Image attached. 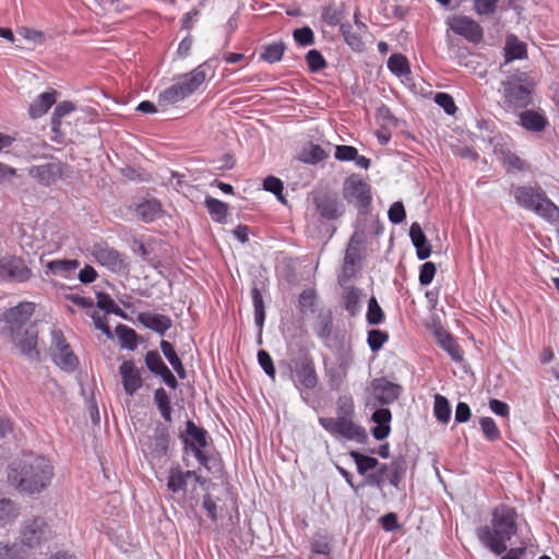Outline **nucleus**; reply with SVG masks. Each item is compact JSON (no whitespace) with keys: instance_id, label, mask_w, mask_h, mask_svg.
I'll use <instances>...</instances> for the list:
<instances>
[{"instance_id":"obj_1","label":"nucleus","mask_w":559,"mask_h":559,"mask_svg":"<svg viewBox=\"0 0 559 559\" xmlns=\"http://www.w3.org/2000/svg\"><path fill=\"white\" fill-rule=\"evenodd\" d=\"M33 312L34 304L21 302L7 310L1 320L5 322V330L20 354L31 362H39L43 357L38 347V330L31 321Z\"/></svg>"},{"instance_id":"obj_2","label":"nucleus","mask_w":559,"mask_h":559,"mask_svg":"<svg viewBox=\"0 0 559 559\" xmlns=\"http://www.w3.org/2000/svg\"><path fill=\"white\" fill-rule=\"evenodd\" d=\"M53 468L50 462L35 454H26L12 462L7 469L10 486L20 493L36 495L44 491L51 483Z\"/></svg>"},{"instance_id":"obj_3","label":"nucleus","mask_w":559,"mask_h":559,"mask_svg":"<svg viewBox=\"0 0 559 559\" xmlns=\"http://www.w3.org/2000/svg\"><path fill=\"white\" fill-rule=\"evenodd\" d=\"M518 532L516 512L513 508L501 504L492 511L491 526L484 525L476 530L479 542L491 552L500 556L507 551V542Z\"/></svg>"},{"instance_id":"obj_4","label":"nucleus","mask_w":559,"mask_h":559,"mask_svg":"<svg viewBox=\"0 0 559 559\" xmlns=\"http://www.w3.org/2000/svg\"><path fill=\"white\" fill-rule=\"evenodd\" d=\"M507 74L506 80L501 82L504 107L514 111L527 107L532 103L534 79L527 72L520 70Z\"/></svg>"},{"instance_id":"obj_5","label":"nucleus","mask_w":559,"mask_h":559,"mask_svg":"<svg viewBox=\"0 0 559 559\" xmlns=\"http://www.w3.org/2000/svg\"><path fill=\"white\" fill-rule=\"evenodd\" d=\"M513 195L516 203L525 210L532 211L549 222L558 221L559 209L548 199L542 187L518 186L513 188Z\"/></svg>"},{"instance_id":"obj_6","label":"nucleus","mask_w":559,"mask_h":559,"mask_svg":"<svg viewBox=\"0 0 559 559\" xmlns=\"http://www.w3.org/2000/svg\"><path fill=\"white\" fill-rule=\"evenodd\" d=\"M55 533L48 522L39 515L25 518L19 530V540L28 550H41L48 547Z\"/></svg>"},{"instance_id":"obj_7","label":"nucleus","mask_w":559,"mask_h":559,"mask_svg":"<svg viewBox=\"0 0 559 559\" xmlns=\"http://www.w3.org/2000/svg\"><path fill=\"white\" fill-rule=\"evenodd\" d=\"M210 61L198 66L193 71L183 75L182 80L167 87L159 94V102L175 104L193 94L206 80L207 71L211 70Z\"/></svg>"},{"instance_id":"obj_8","label":"nucleus","mask_w":559,"mask_h":559,"mask_svg":"<svg viewBox=\"0 0 559 559\" xmlns=\"http://www.w3.org/2000/svg\"><path fill=\"white\" fill-rule=\"evenodd\" d=\"M319 423L335 438L342 437L358 443H366L368 440L366 429L354 423L353 418L348 416L320 417Z\"/></svg>"},{"instance_id":"obj_9","label":"nucleus","mask_w":559,"mask_h":559,"mask_svg":"<svg viewBox=\"0 0 559 559\" xmlns=\"http://www.w3.org/2000/svg\"><path fill=\"white\" fill-rule=\"evenodd\" d=\"M319 423L335 438L342 437L358 443H366L368 440L366 429L354 423L353 418L348 416L320 417Z\"/></svg>"},{"instance_id":"obj_10","label":"nucleus","mask_w":559,"mask_h":559,"mask_svg":"<svg viewBox=\"0 0 559 559\" xmlns=\"http://www.w3.org/2000/svg\"><path fill=\"white\" fill-rule=\"evenodd\" d=\"M343 197L353 203L360 214H367L371 204V187L359 175L352 174L343 183Z\"/></svg>"},{"instance_id":"obj_11","label":"nucleus","mask_w":559,"mask_h":559,"mask_svg":"<svg viewBox=\"0 0 559 559\" xmlns=\"http://www.w3.org/2000/svg\"><path fill=\"white\" fill-rule=\"evenodd\" d=\"M310 195L317 212L323 219L334 221L344 214L345 206L336 191L319 188L313 190Z\"/></svg>"},{"instance_id":"obj_12","label":"nucleus","mask_w":559,"mask_h":559,"mask_svg":"<svg viewBox=\"0 0 559 559\" xmlns=\"http://www.w3.org/2000/svg\"><path fill=\"white\" fill-rule=\"evenodd\" d=\"M296 381L295 386L299 385L307 390H313L319 382L316 366L312 356L308 350H301L299 355L292 360Z\"/></svg>"},{"instance_id":"obj_13","label":"nucleus","mask_w":559,"mask_h":559,"mask_svg":"<svg viewBox=\"0 0 559 559\" xmlns=\"http://www.w3.org/2000/svg\"><path fill=\"white\" fill-rule=\"evenodd\" d=\"M181 439L185 445V452L188 453L191 451L199 463L209 468V459L202 450L207 447V431L197 426L192 420H188L186 424V432L181 435Z\"/></svg>"},{"instance_id":"obj_14","label":"nucleus","mask_w":559,"mask_h":559,"mask_svg":"<svg viewBox=\"0 0 559 559\" xmlns=\"http://www.w3.org/2000/svg\"><path fill=\"white\" fill-rule=\"evenodd\" d=\"M447 25L453 33L464 37L467 41L478 44L484 38L483 27L472 17L455 14L447 19Z\"/></svg>"},{"instance_id":"obj_15","label":"nucleus","mask_w":559,"mask_h":559,"mask_svg":"<svg viewBox=\"0 0 559 559\" xmlns=\"http://www.w3.org/2000/svg\"><path fill=\"white\" fill-rule=\"evenodd\" d=\"M68 173L69 167L59 160L33 166L29 169V176L35 178L43 186H50L64 176H68Z\"/></svg>"},{"instance_id":"obj_16","label":"nucleus","mask_w":559,"mask_h":559,"mask_svg":"<svg viewBox=\"0 0 559 559\" xmlns=\"http://www.w3.org/2000/svg\"><path fill=\"white\" fill-rule=\"evenodd\" d=\"M32 271L20 258H3L0 260V280L22 283L29 280Z\"/></svg>"},{"instance_id":"obj_17","label":"nucleus","mask_w":559,"mask_h":559,"mask_svg":"<svg viewBox=\"0 0 559 559\" xmlns=\"http://www.w3.org/2000/svg\"><path fill=\"white\" fill-rule=\"evenodd\" d=\"M371 394L380 405L395 402L402 393V386L385 378H376L370 383Z\"/></svg>"},{"instance_id":"obj_18","label":"nucleus","mask_w":559,"mask_h":559,"mask_svg":"<svg viewBox=\"0 0 559 559\" xmlns=\"http://www.w3.org/2000/svg\"><path fill=\"white\" fill-rule=\"evenodd\" d=\"M153 459H160L166 455L169 447V432L168 428L158 423L153 431L152 436L146 437V441L143 444Z\"/></svg>"},{"instance_id":"obj_19","label":"nucleus","mask_w":559,"mask_h":559,"mask_svg":"<svg viewBox=\"0 0 559 559\" xmlns=\"http://www.w3.org/2000/svg\"><path fill=\"white\" fill-rule=\"evenodd\" d=\"M119 374L121 377L123 390L129 396L134 395L143 384L141 371L136 368L133 360H124L119 366Z\"/></svg>"},{"instance_id":"obj_20","label":"nucleus","mask_w":559,"mask_h":559,"mask_svg":"<svg viewBox=\"0 0 559 559\" xmlns=\"http://www.w3.org/2000/svg\"><path fill=\"white\" fill-rule=\"evenodd\" d=\"M95 260L110 271L119 272L126 267L122 255L115 249L104 245H95L92 249Z\"/></svg>"},{"instance_id":"obj_21","label":"nucleus","mask_w":559,"mask_h":559,"mask_svg":"<svg viewBox=\"0 0 559 559\" xmlns=\"http://www.w3.org/2000/svg\"><path fill=\"white\" fill-rule=\"evenodd\" d=\"M504 63L500 66V71L503 74L509 73L507 70L508 63L516 59H525L527 57L526 44L519 40L515 35H509L506 39L504 46Z\"/></svg>"},{"instance_id":"obj_22","label":"nucleus","mask_w":559,"mask_h":559,"mask_svg":"<svg viewBox=\"0 0 559 559\" xmlns=\"http://www.w3.org/2000/svg\"><path fill=\"white\" fill-rule=\"evenodd\" d=\"M365 237L360 233H354L346 248L343 270L345 273H354L356 264L360 261V250Z\"/></svg>"},{"instance_id":"obj_23","label":"nucleus","mask_w":559,"mask_h":559,"mask_svg":"<svg viewBox=\"0 0 559 559\" xmlns=\"http://www.w3.org/2000/svg\"><path fill=\"white\" fill-rule=\"evenodd\" d=\"M392 414L389 408H378L373 412L371 420L376 424L371 429V433L376 440L385 439L391 432Z\"/></svg>"},{"instance_id":"obj_24","label":"nucleus","mask_w":559,"mask_h":559,"mask_svg":"<svg viewBox=\"0 0 559 559\" xmlns=\"http://www.w3.org/2000/svg\"><path fill=\"white\" fill-rule=\"evenodd\" d=\"M138 320L145 328L153 330L159 335H164L165 332L170 329L173 321L168 316L152 313V312H141L138 314Z\"/></svg>"},{"instance_id":"obj_25","label":"nucleus","mask_w":559,"mask_h":559,"mask_svg":"<svg viewBox=\"0 0 559 559\" xmlns=\"http://www.w3.org/2000/svg\"><path fill=\"white\" fill-rule=\"evenodd\" d=\"M194 471H182L179 465L171 466L167 478V488L171 492L187 491L188 480L192 478Z\"/></svg>"},{"instance_id":"obj_26","label":"nucleus","mask_w":559,"mask_h":559,"mask_svg":"<svg viewBox=\"0 0 559 559\" xmlns=\"http://www.w3.org/2000/svg\"><path fill=\"white\" fill-rule=\"evenodd\" d=\"M409 237L416 248L418 259L426 260L429 258L431 254V246L429 245L419 223L415 222L412 224L409 228Z\"/></svg>"},{"instance_id":"obj_27","label":"nucleus","mask_w":559,"mask_h":559,"mask_svg":"<svg viewBox=\"0 0 559 559\" xmlns=\"http://www.w3.org/2000/svg\"><path fill=\"white\" fill-rule=\"evenodd\" d=\"M438 344L451 356L454 361L463 360V352L455 338L442 328L437 329L435 332Z\"/></svg>"},{"instance_id":"obj_28","label":"nucleus","mask_w":559,"mask_h":559,"mask_svg":"<svg viewBox=\"0 0 559 559\" xmlns=\"http://www.w3.org/2000/svg\"><path fill=\"white\" fill-rule=\"evenodd\" d=\"M56 91L46 92L40 94L28 108V114L33 119L39 118L45 115L51 106L56 103Z\"/></svg>"},{"instance_id":"obj_29","label":"nucleus","mask_w":559,"mask_h":559,"mask_svg":"<svg viewBox=\"0 0 559 559\" xmlns=\"http://www.w3.org/2000/svg\"><path fill=\"white\" fill-rule=\"evenodd\" d=\"M135 214L141 221L151 223L160 217V203L155 199L146 200L136 206Z\"/></svg>"},{"instance_id":"obj_30","label":"nucleus","mask_w":559,"mask_h":559,"mask_svg":"<svg viewBox=\"0 0 559 559\" xmlns=\"http://www.w3.org/2000/svg\"><path fill=\"white\" fill-rule=\"evenodd\" d=\"M160 350L165 358L169 361L176 373L180 379H185L187 377V371L185 366L177 355L174 346L168 341L162 340L159 343Z\"/></svg>"},{"instance_id":"obj_31","label":"nucleus","mask_w":559,"mask_h":559,"mask_svg":"<svg viewBox=\"0 0 559 559\" xmlns=\"http://www.w3.org/2000/svg\"><path fill=\"white\" fill-rule=\"evenodd\" d=\"M361 290L354 286L344 288L342 300L346 311L355 317L360 311Z\"/></svg>"},{"instance_id":"obj_32","label":"nucleus","mask_w":559,"mask_h":559,"mask_svg":"<svg viewBox=\"0 0 559 559\" xmlns=\"http://www.w3.org/2000/svg\"><path fill=\"white\" fill-rule=\"evenodd\" d=\"M79 265L80 263L78 260L63 259L49 261L46 264V267L53 275L70 277L79 267Z\"/></svg>"},{"instance_id":"obj_33","label":"nucleus","mask_w":559,"mask_h":559,"mask_svg":"<svg viewBox=\"0 0 559 559\" xmlns=\"http://www.w3.org/2000/svg\"><path fill=\"white\" fill-rule=\"evenodd\" d=\"M520 119L523 128L534 132L543 131L547 124V119L534 110L522 111Z\"/></svg>"},{"instance_id":"obj_34","label":"nucleus","mask_w":559,"mask_h":559,"mask_svg":"<svg viewBox=\"0 0 559 559\" xmlns=\"http://www.w3.org/2000/svg\"><path fill=\"white\" fill-rule=\"evenodd\" d=\"M153 399H154V403L157 406L164 420L167 423H171L173 421V416H171L173 407H171V403H170V397H169L168 393L166 392V390L162 386L157 388L154 391Z\"/></svg>"},{"instance_id":"obj_35","label":"nucleus","mask_w":559,"mask_h":559,"mask_svg":"<svg viewBox=\"0 0 559 559\" xmlns=\"http://www.w3.org/2000/svg\"><path fill=\"white\" fill-rule=\"evenodd\" d=\"M328 154L319 144L308 143L302 147L299 158L306 164L313 165L324 160Z\"/></svg>"},{"instance_id":"obj_36","label":"nucleus","mask_w":559,"mask_h":559,"mask_svg":"<svg viewBox=\"0 0 559 559\" xmlns=\"http://www.w3.org/2000/svg\"><path fill=\"white\" fill-rule=\"evenodd\" d=\"M349 455L356 463L357 472L365 477H367L370 471L376 469L380 465L376 457L361 454L357 451H350Z\"/></svg>"},{"instance_id":"obj_37","label":"nucleus","mask_w":559,"mask_h":559,"mask_svg":"<svg viewBox=\"0 0 559 559\" xmlns=\"http://www.w3.org/2000/svg\"><path fill=\"white\" fill-rule=\"evenodd\" d=\"M406 467H407L406 466V461L402 456L394 459L389 464V471H388L386 479L395 488H399V486L401 484V480H402V478L405 475Z\"/></svg>"},{"instance_id":"obj_38","label":"nucleus","mask_w":559,"mask_h":559,"mask_svg":"<svg viewBox=\"0 0 559 559\" xmlns=\"http://www.w3.org/2000/svg\"><path fill=\"white\" fill-rule=\"evenodd\" d=\"M205 206L212 216V218L218 223H223L226 219L228 206L226 203L207 195L205 198Z\"/></svg>"},{"instance_id":"obj_39","label":"nucleus","mask_w":559,"mask_h":559,"mask_svg":"<svg viewBox=\"0 0 559 559\" xmlns=\"http://www.w3.org/2000/svg\"><path fill=\"white\" fill-rule=\"evenodd\" d=\"M116 334L119 338L121 347L128 348L130 350H134L136 348L138 334L133 329L124 324H118L116 328Z\"/></svg>"},{"instance_id":"obj_40","label":"nucleus","mask_w":559,"mask_h":559,"mask_svg":"<svg viewBox=\"0 0 559 559\" xmlns=\"http://www.w3.org/2000/svg\"><path fill=\"white\" fill-rule=\"evenodd\" d=\"M333 330V318L330 310L320 312L317 319L314 331L321 340L330 338Z\"/></svg>"},{"instance_id":"obj_41","label":"nucleus","mask_w":559,"mask_h":559,"mask_svg":"<svg viewBox=\"0 0 559 559\" xmlns=\"http://www.w3.org/2000/svg\"><path fill=\"white\" fill-rule=\"evenodd\" d=\"M388 68L400 78L411 74L408 60L402 53H393L388 60Z\"/></svg>"},{"instance_id":"obj_42","label":"nucleus","mask_w":559,"mask_h":559,"mask_svg":"<svg viewBox=\"0 0 559 559\" xmlns=\"http://www.w3.org/2000/svg\"><path fill=\"white\" fill-rule=\"evenodd\" d=\"M52 359L64 370L72 371L76 368L79 360L72 349L70 347L67 350H58L57 353H52Z\"/></svg>"},{"instance_id":"obj_43","label":"nucleus","mask_w":559,"mask_h":559,"mask_svg":"<svg viewBox=\"0 0 559 559\" xmlns=\"http://www.w3.org/2000/svg\"><path fill=\"white\" fill-rule=\"evenodd\" d=\"M20 514L15 502L8 498H0V524L13 522Z\"/></svg>"},{"instance_id":"obj_44","label":"nucleus","mask_w":559,"mask_h":559,"mask_svg":"<svg viewBox=\"0 0 559 559\" xmlns=\"http://www.w3.org/2000/svg\"><path fill=\"white\" fill-rule=\"evenodd\" d=\"M251 295L254 307V321L261 332L265 320L264 301L261 292L257 286L252 287Z\"/></svg>"},{"instance_id":"obj_45","label":"nucleus","mask_w":559,"mask_h":559,"mask_svg":"<svg viewBox=\"0 0 559 559\" xmlns=\"http://www.w3.org/2000/svg\"><path fill=\"white\" fill-rule=\"evenodd\" d=\"M344 17L343 5L341 8L335 7V4H329L323 7L321 19L329 26H341V22Z\"/></svg>"},{"instance_id":"obj_46","label":"nucleus","mask_w":559,"mask_h":559,"mask_svg":"<svg viewBox=\"0 0 559 559\" xmlns=\"http://www.w3.org/2000/svg\"><path fill=\"white\" fill-rule=\"evenodd\" d=\"M74 110V104L71 102H61L53 110L51 117V130L52 132H59L61 126V119Z\"/></svg>"},{"instance_id":"obj_47","label":"nucleus","mask_w":559,"mask_h":559,"mask_svg":"<svg viewBox=\"0 0 559 559\" xmlns=\"http://www.w3.org/2000/svg\"><path fill=\"white\" fill-rule=\"evenodd\" d=\"M340 31L344 37V40L353 50L361 51L364 49V41L357 33L352 32V25L349 23L341 24Z\"/></svg>"},{"instance_id":"obj_48","label":"nucleus","mask_w":559,"mask_h":559,"mask_svg":"<svg viewBox=\"0 0 559 559\" xmlns=\"http://www.w3.org/2000/svg\"><path fill=\"white\" fill-rule=\"evenodd\" d=\"M433 412L439 421L447 424L451 418V407L449 401L444 396L436 394Z\"/></svg>"},{"instance_id":"obj_49","label":"nucleus","mask_w":559,"mask_h":559,"mask_svg":"<svg viewBox=\"0 0 559 559\" xmlns=\"http://www.w3.org/2000/svg\"><path fill=\"white\" fill-rule=\"evenodd\" d=\"M285 48L286 47L284 43H273L266 45L263 47L261 59L269 63L277 62L282 59Z\"/></svg>"},{"instance_id":"obj_50","label":"nucleus","mask_w":559,"mask_h":559,"mask_svg":"<svg viewBox=\"0 0 559 559\" xmlns=\"http://www.w3.org/2000/svg\"><path fill=\"white\" fill-rule=\"evenodd\" d=\"M384 312L378 304L376 297H371L368 301V310L366 314L367 322L370 325H378L384 321Z\"/></svg>"},{"instance_id":"obj_51","label":"nucleus","mask_w":559,"mask_h":559,"mask_svg":"<svg viewBox=\"0 0 559 559\" xmlns=\"http://www.w3.org/2000/svg\"><path fill=\"white\" fill-rule=\"evenodd\" d=\"M373 473H369L365 478V484L371 487L382 489L383 483L386 479L389 464H380Z\"/></svg>"},{"instance_id":"obj_52","label":"nucleus","mask_w":559,"mask_h":559,"mask_svg":"<svg viewBox=\"0 0 559 559\" xmlns=\"http://www.w3.org/2000/svg\"><path fill=\"white\" fill-rule=\"evenodd\" d=\"M144 361L147 369L155 376H158L167 367L157 350L147 352Z\"/></svg>"},{"instance_id":"obj_53","label":"nucleus","mask_w":559,"mask_h":559,"mask_svg":"<svg viewBox=\"0 0 559 559\" xmlns=\"http://www.w3.org/2000/svg\"><path fill=\"white\" fill-rule=\"evenodd\" d=\"M306 61L309 70L313 73L320 72L325 69L328 63L322 53L317 49H311L306 55Z\"/></svg>"},{"instance_id":"obj_54","label":"nucleus","mask_w":559,"mask_h":559,"mask_svg":"<svg viewBox=\"0 0 559 559\" xmlns=\"http://www.w3.org/2000/svg\"><path fill=\"white\" fill-rule=\"evenodd\" d=\"M389 340V334L382 330L372 329L368 332L367 343L372 352H378Z\"/></svg>"},{"instance_id":"obj_55","label":"nucleus","mask_w":559,"mask_h":559,"mask_svg":"<svg viewBox=\"0 0 559 559\" xmlns=\"http://www.w3.org/2000/svg\"><path fill=\"white\" fill-rule=\"evenodd\" d=\"M263 188L264 190L274 193L278 201L286 203V200L283 195L284 186L281 179L274 176H269L263 180Z\"/></svg>"},{"instance_id":"obj_56","label":"nucleus","mask_w":559,"mask_h":559,"mask_svg":"<svg viewBox=\"0 0 559 559\" xmlns=\"http://www.w3.org/2000/svg\"><path fill=\"white\" fill-rule=\"evenodd\" d=\"M258 361H259V365L261 366V368L264 370V372L272 380H275L276 370H275V366L273 364V359L270 356V354L264 349H260L258 352Z\"/></svg>"},{"instance_id":"obj_57","label":"nucleus","mask_w":559,"mask_h":559,"mask_svg":"<svg viewBox=\"0 0 559 559\" xmlns=\"http://www.w3.org/2000/svg\"><path fill=\"white\" fill-rule=\"evenodd\" d=\"M480 427L486 436V438L490 441H495L500 437V430L498 429L496 423L490 417H483L480 419Z\"/></svg>"},{"instance_id":"obj_58","label":"nucleus","mask_w":559,"mask_h":559,"mask_svg":"<svg viewBox=\"0 0 559 559\" xmlns=\"http://www.w3.org/2000/svg\"><path fill=\"white\" fill-rule=\"evenodd\" d=\"M293 36L294 39L301 46H309L314 43V35L309 26L295 29Z\"/></svg>"},{"instance_id":"obj_59","label":"nucleus","mask_w":559,"mask_h":559,"mask_svg":"<svg viewBox=\"0 0 559 559\" xmlns=\"http://www.w3.org/2000/svg\"><path fill=\"white\" fill-rule=\"evenodd\" d=\"M358 150L350 145H337L334 157L341 162H352L357 158Z\"/></svg>"},{"instance_id":"obj_60","label":"nucleus","mask_w":559,"mask_h":559,"mask_svg":"<svg viewBox=\"0 0 559 559\" xmlns=\"http://www.w3.org/2000/svg\"><path fill=\"white\" fill-rule=\"evenodd\" d=\"M0 559H23L21 548L16 544L0 542Z\"/></svg>"},{"instance_id":"obj_61","label":"nucleus","mask_w":559,"mask_h":559,"mask_svg":"<svg viewBox=\"0 0 559 559\" xmlns=\"http://www.w3.org/2000/svg\"><path fill=\"white\" fill-rule=\"evenodd\" d=\"M499 0H474V8L480 15L493 14L498 8Z\"/></svg>"},{"instance_id":"obj_62","label":"nucleus","mask_w":559,"mask_h":559,"mask_svg":"<svg viewBox=\"0 0 559 559\" xmlns=\"http://www.w3.org/2000/svg\"><path fill=\"white\" fill-rule=\"evenodd\" d=\"M435 102L444 109L448 115H453L456 110V106L452 96L447 93H438L435 96Z\"/></svg>"},{"instance_id":"obj_63","label":"nucleus","mask_w":559,"mask_h":559,"mask_svg":"<svg viewBox=\"0 0 559 559\" xmlns=\"http://www.w3.org/2000/svg\"><path fill=\"white\" fill-rule=\"evenodd\" d=\"M436 265L432 262H426L420 266L419 283L424 286L429 285L436 274Z\"/></svg>"},{"instance_id":"obj_64","label":"nucleus","mask_w":559,"mask_h":559,"mask_svg":"<svg viewBox=\"0 0 559 559\" xmlns=\"http://www.w3.org/2000/svg\"><path fill=\"white\" fill-rule=\"evenodd\" d=\"M389 219L393 224H400L405 219L406 213L402 202H394L388 212Z\"/></svg>"}]
</instances>
